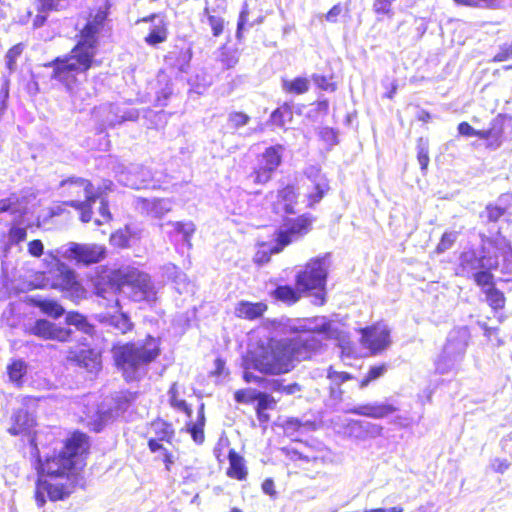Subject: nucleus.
Here are the masks:
<instances>
[{
    "label": "nucleus",
    "instance_id": "43",
    "mask_svg": "<svg viewBox=\"0 0 512 512\" xmlns=\"http://www.w3.org/2000/svg\"><path fill=\"white\" fill-rule=\"evenodd\" d=\"M387 368L388 366L386 363L371 366L366 375L360 380L359 387L365 388L373 381L381 378L386 373Z\"/></svg>",
    "mask_w": 512,
    "mask_h": 512
},
{
    "label": "nucleus",
    "instance_id": "27",
    "mask_svg": "<svg viewBox=\"0 0 512 512\" xmlns=\"http://www.w3.org/2000/svg\"><path fill=\"white\" fill-rule=\"evenodd\" d=\"M255 401V414L257 420L260 424L268 423L271 420V416L267 413V411L276 408V399L266 392H257Z\"/></svg>",
    "mask_w": 512,
    "mask_h": 512
},
{
    "label": "nucleus",
    "instance_id": "9",
    "mask_svg": "<svg viewBox=\"0 0 512 512\" xmlns=\"http://www.w3.org/2000/svg\"><path fill=\"white\" fill-rule=\"evenodd\" d=\"M314 218L307 213L295 218H286L282 228L275 232V246L272 252H281L286 246L308 234Z\"/></svg>",
    "mask_w": 512,
    "mask_h": 512
},
{
    "label": "nucleus",
    "instance_id": "53",
    "mask_svg": "<svg viewBox=\"0 0 512 512\" xmlns=\"http://www.w3.org/2000/svg\"><path fill=\"white\" fill-rule=\"evenodd\" d=\"M171 224L174 227V230L177 233L182 234L184 239L187 241L191 238V236L194 234V232L196 230L194 223L191 221H189V222L177 221V222H173Z\"/></svg>",
    "mask_w": 512,
    "mask_h": 512
},
{
    "label": "nucleus",
    "instance_id": "3",
    "mask_svg": "<svg viewBox=\"0 0 512 512\" xmlns=\"http://www.w3.org/2000/svg\"><path fill=\"white\" fill-rule=\"evenodd\" d=\"M124 286L131 288V299L135 302L155 301L157 291L151 277L137 268L126 267L105 271L93 281V292L102 300L105 308L122 310L119 294Z\"/></svg>",
    "mask_w": 512,
    "mask_h": 512
},
{
    "label": "nucleus",
    "instance_id": "24",
    "mask_svg": "<svg viewBox=\"0 0 512 512\" xmlns=\"http://www.w3.org/2000/svg\"><path fill=\"white\" fill-rule=\"evenodd\" d=\"M268 305L265 302H250L242 300L235 307V315L240 319L253 321L263 317Z\"/></svg>",
    "mask_w": 512,
    "mask_h": 512
},
{
    "label": "nucleus",
    "instance_id": "29",
    "mask_svg": "<svg viewBox=\"0 0 512 512\" xmlns=\"http://www.w3.org/2000/svg\"><path fill=\"white\" fill-rule=\"evenodd\" d=\"M272 297L287 305H294L303 296L300 288L295 285H279L271 293Z\"/></svg>",
    "mask_w": 512,
    "mask_h": 512
},
{
    "label": "nucleus",
    "instance_id": "46",
    "mask_svg": "<svg viewBox=\"0 0 512 512\" xmlns=\"http://www.w3.org/2000/svg\"><path fill=\"white\" fill-rule=\"evenodd\" d=\"M457 239V232L445 231L441 237L439 242L437 243L434 252L436 254H442L446 250L450 249Z\"/></svg>",
    "mask_w": 512,
    "mask_h": 512
},
{
    "label": "nucleus",
    "instance_id": "5",
    "mask_svg": "<svg viewBox=\"0 0 512 512\" xmlns=\"http://www.w3.org/2000/svg\"><path fill=\"white\" fill-rule=\"evenodd\" d=\"M59 187L61 195L68 198L62 204L77 210L83 223L90 222L93 217V205L103 192L99 188L95 189L89 179L76 176L63 179Z\"/></svg>",
    "mask_w": 512,
    "mask_h": 512
},
{
    "label": "nucleus",
    "instance_id": "48",
    "mask_svg": "<svg viewBox=\"0 0 512 512\" xmlns=\"http://www.w3.org/2000/svg\"><path fill=\"white\" fill-rule=\"evenodd\" d=\"M27 238V229L25 227H20L16 225H12L8 230V239L10 244L18 245L19 243L25 241Z\"/></svg>",
    "mask_w": 512,
    "mask_h": 512
},
{
    "label": "nucleus",
    "instance_id": "17",
    "mask_svg": "<svg viewBox=\"0 0 512 512\" xmlns=\"http://www.w3.org/2000/svg\"><path fill=\"white\" fill-rule=\"evenodd\" d=\"M51 287L61 292H78L83 290L76 273L65 263L57 261L49 270Z\"/></svg>",
    "mask_w": 512,
    "mask_h": 512
},
{
    "label": "nucleus",
    "instance_id": "20",
    "mask_svg": "<svg viewBox=\"0 0 512 512\" xmlns=\"http://www.w3.org/2000/svg\"><path fill=\"white\" fill-rule=\"evenodd\" d=\"M11 425L8 428V433L12 436H28L34 442L36 432L34 428L37 426L36 417L26 409H17L11 416Z\"/></svg>",
    "mask_w": 512,
    "mask_h": 512
},
{
    "label": "nucleus",
    "instance_id": "49",
    "mask_svg": "<svg viewBox=\"0 0 512 512\" xmlns=\"http://www.w3.org/2000/svg\"><path fill=\"white\" fill-rule=\"evenodd\" d=\"M99 199H101V201H100V206L98 208V212H99L101 219L95 220V223L97 225H103V224H107V223L111 222L113 220V215L110 211L108 200L105 198H102V196Z\"/></svg>",
    "mask_w": 512,
    "mask_h": 512
},
{
    "label": "nucleus",
    "instance_id": "13",
    "mask_svg": "<svg viewBox=\"0 0 512 512\" xmlns=\"http://www.w3.org/2000/svg\"><path fill=\"white\" fill-rule=\"evenodd\" d=\"M361 344L369 349L372 355L383 352L391 343L390 331L385 325L374 323L359 329Z\"/></svg>",
    "mask_w": 512,
    "mask_h": 512
},
{
    "label": "nucleus",
    "instance_id": "11",
    "mask_svg": "<svg viewBox=\"0 0 512 512\" xmlns=\"http://www.w3.org/2000/svg\"><path fill=\"white\" fill-rule=\"evenodd\" d=\"M303 187L305 188L306 207L309 209L315 208L330 191L329 181L319 169H311L305 173Z\"/></svg>",
    "mask_w": 512,
    "mask_h": 512
},
{
    "label": "nucleus",
    "instance_id": "58",
    "mask_svg": "<svg viewBox=\"0 0 512 512\" xmlns=\"http://www.w3.org/2000/svg\"><path fill=\"white\" fill-rule=\"evenodd\" d=\"M62 0H37V11L39 13H48L58 11Z\"/></svg>",
    "mask_w": 512,
    "mask_h": 512
},
{
    "label": "nucleus",
    "instance_id": "21",
    "mask_svg": "<svg viewBox=\"0 0 512 512\" xmlns=\"http://www.w3.org/2000/svg\"><path fill=\"white\" fill-rule=\"evenodd\" d=\"M192 58V49L188 43L180 40L164 56V61L171 70L185 72Z\"/></svg>",
    "mask_w": 512,
    "mask_h": 512
},
{
    "label": "nucleus",
    "instance_id": "16",
    "mask_svg": "<svg viewBox=\"0 0 512 512\" xmlns=\"http://www.w3.org/2000/svg\"><path fill=\"white\" fill-rule=\"evenodd\" d=\"M28 333L43 340L68 343L72 340L73 330L60 326L47 319H37Z\"/></svg>",
    "mask_w": 512,
    "mask_h": 512
},
{
    "label": "nucleus",
    "instance_id": "2",
    "mask_svg": "<svg viewBox=\"0 0 512 512\" xmlns=\"http://www.w3.org/2000/svg\"><path fill=\"white\" fill-rule=\"evenodd\" d=\"M111 3L106 0L100 5L89 7L84 16V24L77 29L76 43L69 54L58 56L45 63L51 67V78L75 96L79 87L78 74L86 73L98 65L95 57L98 52L99 37L109 21Z\"/></svg>",
    "mask_w": 512,
    "mask_h": 512
},
{
    "label": "nucleus",
    "instance_id": "10",
    "mask_svg": "<svg viewBox=\"0 0 512 512\" xmlns=\"http://www.w3.org/2000/svg\"><path fill=\"white\" fill-rule=\"evenodd\" d=\"M66 361L88 372H97L102 367L101 353L86 342L70 347Z\"/></svg>",
    "mask_w": 512,
    "mask_h": 512
},
{
    "label": "nucleus",
    "instance_id": "38",
    "mask_svg": "<svg viewBox=\"0 0 512 512\" xmlns=\"http://www.w3.org/2000/svg\"><path fill=\"white\" fill-rule=\"evenodd\" d=\"M117 311L119 312L118 314L109 316V324L122 335L132 332L134 329V323L131 321L129 315L121 310Z\"/></svg>",
    "mask_w": 512,
    "mask_h": 512
},
{
    "label": "nucleus",
    "instance_id": "64",
    "mask_svg": "<svg viewBox=\"0 0 512 512\" xmlns=\"http://www.w3.org/2000/svg\"><path fill=\"white\" fill-rule=\"evenodd\" d=\"M314 108L311 113H314L316 116H326L329 112V101L327 99L317 100L313 103Z\"/></svg>",
    "mask_w": 512,
    "mask_h": 512
},
{
    "label": "nucleus",
    "instance_id": "54",
    "mask_svg": "<svg viewBox=\"0 0 512 512\" xmlns=\"http://www.w3.org/2000/svg\"><path fill=\"white\" fill-rule=\"evenodd\" d=\"M23 49L24 47L22 43H18L8 49L6 53V66L10 71L14 70L16 60L22 54Z\"/></svg>",
    "mask_w": 512,
    "mask_h": 512
},
{
    "label": "nucleus",
    "instance_id": "33",
    "mask_svg": "<svg viewBox=\"0 0 512 512\" xmlns=\"http://www.w3.org/2000/svg\"><path fill=\"white\" fill-rule=\"evenodd\" d=\"M205 415H204V404H201L198 410V417L196 422H188L186 424V430L190 433L192 439L197 444H202L205 439L204 435Z\"/></svg>",
    "mask_w": 512,
    "mask_h": 512
},
{
    "label": "nucleus",
    "instance_id": "22",
    "mask_svg": "<svg viewBox=\"0 0 512 512\" xmlns=\"http://www.w3.org/2000/svg\"><path fill=\"white\" fill-rule=\"evenodd\" d=\"M398 408L390 403H367L349 409V413L373 419H382L393 413Z\"/></svg>",
    "mask_w": 512,
    "mask_h": 512
},
{
    "label": "nucleus",
    "instance_id": "52",
    "mask_svg": "<svg viewBox=\"0 0 512 512\" xmlns=\"http://www.w3.org/2000/svg\"><path fill=\"white\" fill-rule=\"evenodd\" d=\"M319 137L328 146L338 144V131L332 127H322L319 130Z\"/></svg>",
    "mask_w": 512,
    "mask_h": 512
},
{
    "label": "nucleus",
    "instance_id": "34",
    "mask_svg": "<svg viewBox=\"0 0 512 512\" xmlns=\"http://www.w3.org/2000/svg\"><path fill=\"white\" fill-rule=\"evenodd\" d=\"M169 404L172 408L183 412L188 418L192 416V408L188 403L180 398L179 386L177 382H173L168 390Z\"/></svg>",
    "mask_w": 512,
    "mask_h": 512
},
{
    "label": "nucleus",
    "instance_id": "15",
    "mask_svg": "<svg viewBox=\"0 0 512 512\" xmlns=\"http://www.w3.org/2000/svg\"><path fill=\"white\" fill-rule=\"evenodd\" d=\"M106 248L99 244L70 243L66 257L77 264L89 266L102 261L106 257Z\"/></svg>",
    "mask_w": 512,
    "mask_h": 512
},
{
    "label": "nucleus",
    "instance_id": "25",
    "mask_svg": "<svg viewBox=\"0 0 512 512\" xmlns=\"http://www.w3.org/2000/svg\"><path fill=\"white\" fill-rule=\"evenodd\" d=\"M477 138L487 140V148L496 149L501 146L504 138V124L501 119H495L486 130H478Z\"/></svg>",
    "mask_w": 512,
    "mask_h": 512
},
{
    "label": "nucleus",
    "instance_id": "55",
    "mask_svg": "<svg viewBox=\"0 0 512 512\" xmlns=\"http://www.w3.org/2000/svg\"><path fill=\"white\" fill-rule=\"evenodd\" d=\"M327 378L334 384L341 385L342 383L353 379V376L346 371H336L332 367H329L327 369Z\"/></svg>",
    "mask_w": 512,
    "mask_h": 512
},
{
    "label": "nucleus",
    "instance_id": "60",
    "mask_svg": "<svg viewBox=\"0 0 512 512\" xmlns=\"http://www.w3.org/2000/svg\"><path fill=\"white\" fill-rule=\"evenodd\" d=\"M165 442H161V448L157 450L156 453L161 454V459L164 463L166 471H170L173 464L175 463V457L171 451H169L165 446Z\"/></svg>",
    "mask_w": 512,
    "mask_h": 512
},
{
    "label": "nucleus",
    "instance_id": "30",
    "mask_svg": "<svg viewBox=\"0 0 512 512\" xmlns=\"http://www.w3.org/2000/svg\"><path fill=\"white\" fill-rule=\"evenodd\" d=\"M484 256H478L476 250L471 249L464 251L459 257V269L462 273H469L471 271L483 268Z\"/></svg>",
    "mask_w": 512,
    "mask_h": 512
},
{
    "label": "nucleus",
    "instance_id": "40",
    "mask_svg": "<svg viewBox=\"0 0 512 512\" xmlns=\"http://www.w3.org/2000/svg\"><path fill=\"white\" fill-rule=\"evenodd\" d=\"M65 322L67 325H73L78 330H81L85 333H89L93 328V325L89 323L87 317L77 311L68 312L65 318Z\"/></svg>",
    "mask_w": 512,
    "mask_h": 512
},
{
    "label": "nucleus",
    "instance_id": "45",
    "mask_svg": "<svg viewBox=\"0 0 512 512\" xmlns=\"http://www.w3.org/2000/svg\"><path fill=\"white\" fill-rule=\"evenodd\" d=\"M417 160L422 171H426L430 162L428 141L423 137L417 139Z\"/></svg>",
    "mask_w": 512,
    "mask_h": 512
},
{
    "label": "nucleus",
    "instance_id": "56",
    "mask_svg": "<svg viewBox=\"0 0 512 512\" xmlns=\"http://www.w3.org/2000/svg\"><path fill=\"white\" fill-rule=\"evenodd\" d=\"M258 391L249 389H239L234 392V399L237 403L249 404L256 399Z\"/></svg>",
    "mask_w": 512,
    "mask_h": 512
},
{
    "label": "nucleus",
    "instance_id": "6",
    "mask_svg": "<svg viewBox=\"0 0 512 512\" xmlns=\"http://www.w3.org/2000/svg\"><path fill=\"white\" fill-rule=\"evenodd\" d=\"M246 366L265 375L285 374L294 367L284 341L274 340L261 345L258 352L251 353Z\"/></svg>",
    "mask_w": 512,
    "mask_h": 512
},
{
    "label": "nucleus",
    "instance_id": "31",
    "mask_svg": "<svg viewBox=\"0 0 512 512\" xmlns=\"http://www.w3.org/2000/svg\"><path fill=\"white\" fill-rule=\"evenodd\" d=\"M282 90L290 95H302L309 91L310 81L306 77H295L293 79L283 78L281 81Z\"/></svg>",
    "mask_w": 512,
    "mask_h": 512
},
{
    "label": "nucleus",
    "instance_id": "35",
    "mask_svg": "<svg viewBox=\"0 0 512 512\" xmlns=\"http://www.w3.org/2000/svg\"><path fill=\"white\" fill-rule=\"evenodd\" d=\"M293 120L292 106L285 102L277 107L270 115V122L277 127H284Z\"/></svg>",
    "mask_w": 512,
    "mask_h": 512
},
{
    "label": "nucleus",
    "instance_id": "18",
    "mask_svg": "<svg viewBox=\"0 0 512 512\" xmlns=\"http://www.w3.org/2000/svg\"><path fill=\"white\" fill-rule=\"evenodd\" d=\"M148 432L152 435L147 441L151 453H156L161 448V442L171 445L176 434L173 424L160 417L153 419L148 424Z\"/></svg>",
    "mask_w": 512,
    "mask_h": 512
},
{
    "label": "nucleus",
    "instance_id": "44",
    "mask_svg": "<svg viewBox=\"0 0 512 512\" xmlns=\"http://www.w3.org/2000/svg\"><path fill=\"white\" fill-rule=\"evenodd\" d=\"M312 81L322 91L335 92L338 89V84L334 81V75H321L313 74L311 77Z\"/></svg>",
    "mask_w": 512,
    "mask_h": 512
},
{
    "label": "nucleus",
    "instance_id": "50",
    "mask_svg": "<svg viewBox=\"0 0 512 512\" xmlns=\"http://www.w3.org/2000/svg\"><path fill=\"white\" fill-rule=\"evenodd\" d=\"M250 121V116L241 111H234L228 115V122L234 129H239L247 125Z\"/></svg>",
    "mask_w": 512,
    "mask_h": 512
},
{
    "label": "nucleus",
    "instance_id": "36",
    "mask_svg": "<svg viewBox=\"0 0 512 512\" xmlns=\"http://www.w3.org/2000/svg\"><path fill=\"white\" fill-rule=\"evenodd\" d=\"M497 267L498 263L495 262L486 269L480 268L478 271L474 272L472 275L474 283L482 289L496 286L492 271L497 269Z\"/></svg>",
    "mask_w": 512,
    "mask_h": 512
},
{
    "label": "nucleus",
    "instance_id": "62",
    "mask_svg": "<svg viewBox=\"0 0 512 512\" xmlns=\"http://www.w3.org/2000/svg\"><path fill=\"white\" fill-rule=\"evenodd\" d=\"M28 253L35 258H39L44 254V245L40 239L31 240L27 245Z\"/></svg>",
    "mask_w": 512,
    "mask_h": 512
},
{
    "label": "nucleus",
    "instance_id": "42",
    "mask_svg": "<svg viewBox=\"0 0 512 512\" xmlns=\"http://www.w3.org/2000/svg\"><path fill=\"white\" fill-rule=\"evenodd\" d=\"M505 213V207H501L495 203H488L485 206L484 211L480 214V217L484 219L486 223H496L505 215Z\"/></svg>",
    "mask_w": 512,
    "mask_h": 512
},
{
    "label": "nucleus",
    "instance_id": "8",
    "mask_svg": "<svg viewBox=\"0 0 512 512\" xmlns=\"http://www.w3.org/2000/svg\"><path fill=\"white\" fill-rule=\"evenodd\" d=\"M284 146L275 144L257 155V163L248 174V179L256 186L268 184L282 163Z\"/></svg>",
    "mask_w": 512,
    "mask_h": 512
},
{
    "label": "nucleus",
    "instance_id": "12",
    "mask_svg": "<svg viewBox=\"0 0 512 512\" xmlns=\"http://www.w3.org/2000/svg\"><path fill=\"white\" fill-rule=\"evenodd\" d=\"M281 451L286 457V467L290 474H302L313 478L318 473L316 471L318 457L304 455L297 449L290 447H283Z\"/></svg>",
    "mask_w": 512,
    "mask_h": 512
},
{
    "label": "nucleus",
    "instance_id": "32",
    "mask_svg": "<svg viewBox=\"0 0 512 512\" xmlns=\"http://www.w3.org/2000/svg\"><path fill=\"white\" fill-rule=\"evenodd\" d=\"M28 366L22 359H15L7 366L9 380L18 388L24 384Z\"/></svg>",
    "mask_w": 512,
    "mask_h": 512
},
{
    "label": "nucleus",
    "instance_id": "26",
    "mask_svg": "<svg viewBox=\"0 0 512 512\" xmlns=\"http://www.w3.org/2000/svg\"><path fill=\"white\" fill-rule=\"evenodd\" d=\"M138 203L142 213L153 218H161L171 210L166 199L140 198Z\"/></svg>",
    "mask_w": 512,
    "mask_h": 512
},
{
    "label": "nucleus",
    "instance_id": "57",
    "mask_svg": "<svg viewBox=\"0 0 512 512\" xmlns=\"http://www.w3.org/2000/svg\"><path fill=\"white\" fill-rule=\"evenodd\" d=\"M395 0H375L373 10L378 15L392 16V4Z\"/></svg>",
    "mask_w": 512,
    "mask_h": 512
},
{
    "label": "nucleus",
    "instance_id": "14",
    "mask_svg": "<svg viewBox=\"0 0 512 512\" xmlns=\"http://www.w3.org/2000/svg\"><path fill=\"white\" fill-rule=\"evenodd\" d=\"M284 343L292 361L294 359H308L323 346L322 340L311 332L288 339Z\"/></svg>",
    "mask_w": 512,
    "mask_h": 512
},
{
    "label": "nucleus",
    "instance_id": "4",
    "mask_svg": "<svg viewBox=\"0 0 512 512\" xmlns=\"http://www.w3.org/2000/svg\"><path fill=\"white\" fill-rule=\"evenodd\" d=\"M114 367L127 382L140 381L161 353V339L151 334L141 341H127L111 348Z\"/></svg>",
    "mask_w": 512,
    "mask_h": 512
},
{
    "label": "nucleus",
    "instance_id": "51",
    "mask_svg": "<svg viewBox=\"0 0 512 512\" xmlns=\"http://www.w3.org/2000/svg\"><path fill=\"white\" fill-rule=\"evenodd\" d=\"M20 205L19 197L13 193L9 197L0 200V214L2 213H15L17 207Z\"/></svg>",
    "mask_w": 512,
    "mask_h": 512
},
{
    "label": "nucleus",
    "instance_id": "63",
    "mask_svg": "<svg viewBox=\"0 0 512 512\" xmlns=\"http://www.w3.org/2000/svg\"><path fill=\"white\" fill-rule=\"evenodd\" d=\"M105 425V416L103 413H99L94 420L90 421L87 424V427L89 428L90 431L94 433H99L104 429Z\"/></svg>",
    "mask_w": 512,
    "mask_h": 512
},
{
    "label": "nucleus",
    "instance_id": "37",
    "mask_svg": "<svg viewBox=\"0 0 512 512\" xmlns=\"http://www.w3.org/2000/svg\"><path fill=\"white\" fill-rule=\"evenodd\" d=\"M486 298V302L492 311L498 312L503 310L506 306V296L504 292L498 289L496 286L486 288L483 290Z\"/></svg>",
    "mask_w": 512,
    "mask_h": 512
},
{
    "label": "nucleus",
    "instance_id": "7",
    "mask_svg": "<svg viewBox=\"0 0 512 512\" xmlns=\"http://www.w3.org/2000/svg\"><path fill=\"white\" fill-rule=\"evenodd\" d=\"M327 268L320 258H312L295 275V284L301 292L314 297L313 303L318 306L326 301Z\"/></svg>",
    "mask_w": 512,
    "mask_h": 512
},
{
    "label": "nucleus",
    "instance_id": "39",
    "mask_svg": "<svg viewBox=\"0 0 512 512\" xmlns=\"http://www.w3.org/2000/svg\"><path fill=\"white\" fill-rule=\"evenodd\" d=\"M168 38L167 23L161 20L159 24L155 25L149 33L145 36V42L150 46H156L163 43Z\"/></svg>",
    "mask_w": 512,
    "mask_h": 512
},
{
    "label": "nucleus",
    "instance_id": "41",
    "mask_svg": "<svg viewBox=\"0 0 512 512\" xmlns=\"http://www.w3.org/2000/svg\"><path fill=\"white\" fill-rule=\"evenodd\" d=\"M467 346L468 342L466 335L462 334L460 331H456L453 335H450L447 338L444 348L448 350H455L459 354H464Z\"/></svg>",
    "mask_w": 512,
    "mask_h": 512
},
{
    "label": "nucleus",
    "instance_id": "47",
    "mask_svg": "<svg viewBox=\"0 0 512 512\" xmlns=\"http://www.w3.org/2000/svg\"><path fill=\"white\" fill-rule=\"evenodd\" d=\"M203 13L207 16L208 23L212 29L213 36H220L224 30V20L219 16L212 15L211 10L208 6L204 7Z\"/></svg>",
    "mask_w": 512,
    "mask_h": 512
},
{
    "label": "nucleus",
    "instance_id": "19",
    "mask_svg": "<svg viewBox=\"0 0 512 512\" xmlns=\"http://www.w3.org/2000/svg\"><path fill=\"white\" fill-rule=\"evenodd\" d=\"M299 201L298 188L293 183H287L276 190L271 209L275 214H294Z\"/></svg>",
    "mask_w": 512,
    "mask_h": 512
},
{
    "label": "nucleus",
    "instance_id": "23",
    "mask_svg": "<svg viewBox=\"0 0 512 512\" xmlns=\"http://www.w3.org/2000/svg\"><path fill=\"white\" fill-rule=\"evenodd\" d=\"M228 467L225 474L228 478L237 481H246L248 478V467L245 458L234 448L228 451Z\"/></svg>",
    "mask_w": 512,
    "mask_h": 512
},
{
    "label": "nucleus",
    "instance_id": "61",
    "mask_svg": "<svg viewBox=\"0 0 512 512\" xmlns=\"http://www.w3.org/2000/svg\"><path fill=\"white\" fill-rule=\"evenodd\" d=\"M249 14L250 13L247 6H244L240 11L236 32V36L238 39L242 37V31L244 30L245 26L248 25Z\"/></svg>",
    "mask_w": 512,
    "mask_h": 512
},
{
    "label": "nucleus",
    "instance_id": "1",
    "mask_svg": "<svg viewBox=\"0 0 512 512\" xmlns=\"http://www.w3.org/2000/svg\"><path fill=\"white\" fill-rule=\"evenodd\" d=\"M91 437L79 430L70 431L62 440L59 451L38 456L35 470L34 499L42 508L47 501H66L78 489L85 487L84 471L91 455Z\"/></svg>",
    "mask_w": 512,
    "mask_h": 512
},
{
    "label": "nucleus",
    "instance_id": "59",
    "mask_svg": "<svg viewBox=\"0 0 512 512\" xmlns=\"http://www.w3.org/2000/svg\"><path fill=\"white\" fill-rule=\"evenodd\" d=\"M512 59V42L500 46L499 51L493 56V62H504Z\"/></svg>",
    "mask_w": 512,
    "mask_h": 512
},
{
    "label": "nucleus",
    "instance_id": "28",
    "mask_svg": "<svg viewBox=\"0 0 512 512\" xmlns=\"http://www.w3.org/2000/svg\"><path fill=\"white\" fill-rule=\"evenodd\" d=\"M28 304L39 308L43 314H46L54 319L62 317L65 313L63 306L54 299L31 297L28 299Z\"/></svg>",
    "mask_w": 512,
    "mask_h": 512
}]
</instances>
